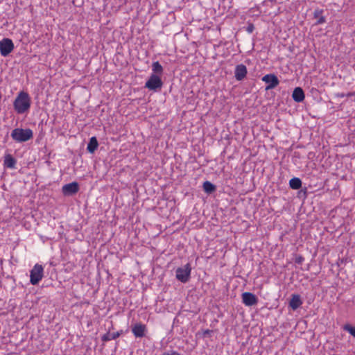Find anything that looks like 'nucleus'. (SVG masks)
I'll use <instances>...</instances> for the list:
<instances>
[{
  "instance_id": "9d476101",
  "label": "nucleus",
  "mask_w": 355,
  "mask_h": 355,
  "mask_svg": "<svg viewBox=\"0 0 355 355\" xmlns=\"http://www.w3.org/2000/svg\"><path fill=\"white\" fill-rule=\"evenodd\" d=\"M247 73L248 71L246 67L243 64H240L236 65L235 67L234 77L236 80L241 81L245 78Z\"/></svg>"
},
{
  "instance_id": "6ab92c4d",
  "label": "nucleus",
  "mask_w": 355,
  "mask_h": 355,
  "mask_svg": "<svg viewBox=\"0 0 355 355\" xmlns=\"http://www.w3.org/2000/svg\"><path fill=\"white\" fill-rule=\"evenodd\" d=\"M152 70L154 74L162 75L163 73V67L158 61L154 62L152 64Z\"/></svg>"
},
{
  "instance_id": "39448f33",
  "label": "nucleus",
  "mask_w": 355,
  "mask_h": 355,
  "mask_svg": "<svg viewBox=\"0 0 355 355\" xmlns=\"http://www.w3.org/2000/svg\"><path fill=\"white\" fill-rule=\"evenodd\" d=\"M163 85V83L160 77L157 74H151L149 79L145 84V87L149 90L156 91L157 89H161Z\"/></svg>"
},
{
  "instance_id": "9b49d317",
  "label": "nucleus",
  "mask_w": 355,
  "mask_h": 355,
  "mask_svg": "<svg viewBox=\"0 0 355 355\" xmlns=\"http://www.w3.org/2000/svg\"><path fill=\"white\" fill-rule=\"evenodd\" d=\"M132 332L136 338H142L146 332V327L141 323H136L132 327Z\"/></svg>"
},
{
  "instance_id": "5701e85b",
  "label": "nucleus",
  "mask_w": 355,
  "mask_h": 355,
  "mask_svg": "<svg viewBox=\"0 0 355 355\" xmlns=\"http://www.w3.org/2000/svg\"><path fill=\"white\" fill-rule=\"evenodd\" d=\"M303 261V258L302 257H299L296 259V263H301Z\"/></svg>"
},
{
  "instance_id": "6e6552de",
  "label": "nucleus",
  "mask_w": 355,
  "mask_h": 355,
  "mask_svg": "<svg viewBox=\"0 0 355 355\" xmlns=\"http://www.w3.org/2000/svg\"><path fill=\"white\" fill-rule=\"evenodd\" d=\"M242 302L247 306H252L257 304L258 298L250 292H245L242 294Z\"/></svg>"
},
{
  "instance_id": "ddd939ff",
  "label": "nucleus",
  "mask_w": 355,
  "mask_h": 355,
  "mask_svg": "<svg viewBox=\"0 0 355 355\" xmlns=\"http://www.w3.org/2000/svg\"><path fill=\"white\" fill-rule=\"evenodd\" d=\"M16 163V159L10 154H7L4 156L3 165L5 167L15 168Z\"/></svg>"
},
{
  "instance_id": "2eb2a0df",
  "label": "nucleus",
  "mask_w": 355,
  "mask_h": 355,
  "mask_svg": "<svg viewBox=\"0 0 355 355\" xmlns=\"http://www.w3.org/2000/svg\"><path fill=\"white\" fill-rule=\"evenodd\" d=\"M121 334H122V331H116V332H114V333L108 332V333L104 334L101 337V339L103 342H107V341H109L111 340H114V339L117 338L118 337H119Z\"/></svg>"
},
{
  "instance_id": "412c9836",
  "label": "nucleus",
  "mask_w": 355,
  "mask_h": 355,
  "mask_svg": "<svg viewBox=\"0 0 355 355\" xmlns=\"http://www.w3.org/2000/svg\"><path fill=\"white\" fill-rule=\"evenodd\" d=\"M344 330L349 333L352 336L355 337V327L346 324L344 326Z\"/></svg>"
},
{
  "instance_id": "0eeeda50",
  "label": "nucleus",
  "mask_w": 355,
  "mask_h": 355,
  "mask_svg": "<svg viewBox=\"0 0 355 355\" xmlns=\"http://www.w3.org/2000/svg\"><path fill=\"white\" fill-rule=\"evenodd\" d=\"M262 80L268 84L266 87V90L276 87L279 83L277 77L275 74H266L262 78Z\"/></svg>"
},
{
  "instance_id": "a211bd4d",
  "label": "nucleus",
  "mask_w": 355,
  "mask_h": 355,
  "mask_svg": "<svg viewBox=\"0 0 355 355\" xmlns=\"http://www.w3.org/2000/svg\"><path fill=\"white\" fill-rule=\"evenodd\" d=\"M289 185L293 189H299L302 187V181L298 178H293L290 180Z\"/></svg>"
},
{
  "instance_id": "f3484780",
  "label": "nucleus",
  "mask_w": 355,
  "mask_h": 355,
  "mask_svg": "<svg viewBox=\"0 0 355 355\" xmlns=\"http://www.w3.org/2000/svg\"><path fill=\"white\" fill-rule=\"evenodd\" d=\"M323 10L320 9H316L313 12V16L315 18L318 19L316 24H324L326 20L324 17H323L322 15Z\"/></svg>"
},
{
  "instance_id": "f8f14e48",
  "label": "nucleus",
  "mask_w": 355,
  "mask_h": 355,
  "mask_svg": "<svg viewBox=\"0 0 355 355\" xmlns=\"http://www.w3.org/2000/svg\"><path fill=\"white\" fill-rule=\"evenodd\" d=\"M292 98L297 103L302 102L305 98L303 89L301 87L295 88L292 94Z\"/></svg>"
},
{
  "instance_id": "20e7f679",
  "label": "nucleus",
  "mask_w": 355,
  "mask_h": 355,
  "mask_svg": "<svg viewBox=\"0 0 355 355\" xmlns=\"http://www.w3.org/2000/svg\"><path fill=\"white\" fill-rule=\"evenodd\" d=\"M44 268L42 265L36 263L30 274V282L32 285H37L43 278Z\"/></svg>"
},
{
  "instance_id": "4468645a",
  "label": "nucleus",
  "mask_w": 355,
  "mask_h": 355,
  "mask_svg": "<svg viewBox=\"0 0 355 355\" xmlns=\"http://www.w3.org/2000/svg\"><path fill=\"white\" fill-rule=\"evenodd\" d=\"M302 304L300 296L299 295H293L289 302V306L293 310H296Z\"/></svg>"
},
{
  "instance_id": "f257e3e1",
  "label": "nucleus",
  "mask_w": 355,
  "mask_h": 355,
  "mask_svg": "<svg viewBox=\"0 0 355 355\" xmlns=\"http://www.w3.org/2000/svg\"><path fill=\"white\" fill-rule=\"evenodd\" d=\"M31 105V99L27 92L21 91L15 98L13 106L15 112L19 114H23L29 111Z\"/></svg>"
},
{
  "instance_id": "dca6fc26",
  "label": "nucleus",
  "mask_w": 355,
  "mask_h": 355,
  "mask_svg": "<svg viewBox=\"0 0 355 355\" xmlns=\"http://www.w3.org/2000/svg\"><path fill=\"white\" fill-rule=\"evenodd\" d=\"M98 144L96 138L92 137L90 138L89 141L87 144V150L88 152L93 153L98 148Z\"/></svg>"
},
{
  "instance_id": "7ed1b4c3",
  "label": "nucleus",
  "mask_w": 355,
  "mask_h": 355,
  "mask_svg": "<svg viewBox=\"0 0 355 355\" xmlns=\"http://www.w3.org/2000/svg\"><path fill=\"white\" fill-rule=\"evenodd\" d=\"M191 266L187 263L182 267H178L175 270L176 279L182 283H187L191 277Z\"/></svg>"
},
{
  "instance_id": "4be33fe9",
  "label": "nucleus",
  "mask_w": 355,
  "mask_h": 355,
  "mask_svg": "<svg viewBox=\"0 0 355 355\" xmlns=\"http://www.w3.org/2000/svg\"><path fill=\"white\" fill-rule=\"evenodd\" d=\"M162 355H181L179 352L174 350H170L164 352Z\"/></svg>"
},
{
  "instance_id": "1a4fd4ad",
  "label": "nucleus",
  "mask_w": 355,
  "mask_h": 355,
  "mask_svg": "<svg viewBox=\"0 0 355 355\" xmlns=\"http://www.w3.org/2000/svg\"><path fill=\"white\" fill-rule=\"evenodd\" d=\"M78 184L76 182L64 184L62 188V193L65 196H71L75 194L78 191Z\"/></svg>"
},
{
  "instance_id": "aec40b11",
  "label": "nucleus",
  "mask_w": 355,
  "mask_h": 355,
  "mask_svg": "<svg viewBox=\"0 0 355 355\" xmlns=\"http://www.w3.org/2000/svg\"><path fill=\"white\" fill-rule=\"evenodd\" d=\"M203 189L207 193H211L216 190V187L211 182L209 181H205L203 183Z\"/></svg>"
},
{
  "instance_id": "b1692460",
  "label": "nucleus",
  "mask_w": 355,
  "mask_h": 355,
  "mask_svg": "<svg viewBox=\"0 0 355 355\" xmlns=\"http://www.w3.org/2000/svg\"><path fill=\"white\" fill-rule=\"evenodd\" d=\"M253 28H254L253 26H250L248 27V31L249 33H252V31H253Z\"/></svg>"
},
{
  "instance_id": "423d86ee",
  "label": "nucleus",
  "mask_w": 355,
  "mask_h": 355,
  "mask_svg": "<svg viewBox=\"0 0 355 355\" xmlns=\"http://www.w3.org/2000/svg\"><path fill=\"white\" fill-rule=\"evenodd\" d=\"M14 49V44L10 39L4 38L0 41V53L2 56L8 55Z\"/></svg>"
},
{
  "instance_id": "393cba45",
  "label": "nucleus",
  "mask_w": 355,
  "mask_h": 355,
  "mask_svg": "<svg viewBox=\"0 0 355 355\" xmlns=\"http://www.w3.org/2000/svg\"><path fill=\"white\" fill-rule=\"evenodd\" d=\"M210 332H211V331H210V330L207 329V330H205V331H204V334H205H205H209Z\"/></svg>"
},
{
  "instance_id": "f03ea898",
  "label": "nucleus",
  "mask_w": 355,
  "mask_h": 355,
  "mask_svg": "<svg viewBox=\"0 0 355 355\" xmlns=\"http://www.w3.org/2000/svg\"><path fill=\"white\" fill-rule=\"evenodd\" d=\"M12 139L17 143L26 142L33 137V132L30 128H15L11 132Z\"/></svg>"
}]
</instances>
